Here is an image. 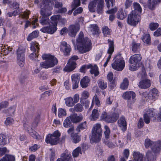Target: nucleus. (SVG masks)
<instances>
[{
    "label": "nucleus",
    "instance_id": "1",
    "mask_svg": "<svg viewBox=\"0 0 161 161\" xmlns=\"http://www.w3.org/2000/svg\"><path fill=\"white\" fill-rule=\"evenodd\" d=\"M59 15L52 16L51 18V22H50L48 17H42L40 20V23L42 25H48L49 26H45L40 30L42 32L52 34L57 30L58 20L60 18Z\"/></svg>",
    "mask_w": 161,
    "mask_h": 161
},
{
    "label": "nucleus",
    "instance_id": "2",
    "mask_svg": "<svg viewBox=\"0 0 161 161\" xmlns=\"http://www.w3.org/2000/svg\"><path fill=\"white\" fill-rule=\"evenodd\" d=\"M77 49L80 53H84L92 49V43L90 40L87 37H84V34L81 31L76 39Z\"/></svg>",
    "mask_w": 161,
    "mask_h": 161
},
{
    "label": "nucleus",
    "instance_id": "3",
    "mask_svg": "<svg viewBox=\"0 0 161 161\" xmlns=\"http://www.w3.org/2000/svg\"><path fill=\"white\" fill-rule=\"evenodd\" d=\"M52 0H41L39 4L41 8L40 13L42 17H48L50 16L52 12V7L50 4Z\"/></svg>",
    "mask_w": 161,
    "mask_h": 161
},
{
    "label": "nucleus",
    "instance_id": "4",
    "mask_svg": "<svg viewBox=\"0 0 161 161\" xmlns=\"http://www.w3.org/2000/svg\"><path fill=\"white\" fill-rule=\"evenodd\" d=\"M42 58L43 60H45L44 62L40 63V66L45 69L53 67L56 65L58 63V60L54 56L50 54H44L42 55Z\"/></svg>",
    "mask_w": 161,
    "mask_h": 161
},
{
    "label": "nucleus",
    "instance_id": "5",
    "mask_svg": "<svg viewBox=\"0 0 161 161\" xmlns=\"http://www.w3.org/2000/svg\"><path fill=\"white\" fill-rule=\"evenodd\" d=\"M142 57L141 55L135 54L131 56L129 60L130 65L129 69L131 71L136 70L141 64Z\"/></svg>",
    "mask_w": 161,
    "mask_h": 161
},
{
    "label": "nucleus",
    "instance_id": "6",
    "mask_svg": "<svg viewBox=\"0 0 161 161\" xmlns=\"http://www.w3.org/2000/svg\"><path fill=\"white\" fill-rule=\"evenodd\" d=\"M92 132L91 139L94 142H98L101 138L103 133L101 125L99 123L94 125L92 128Z\"/></svg>",
    "mask_w": 161,
    "mask_h": 161
},
{
    "label": "nucleus",
    "instance_id": "7",
    "mask_svg": "<svg viewBox=\"0 0 161 161\" xmlns=\"http://www.w3.org/2000/svg\"><path fill=\"white\" fill-rule=\"evenodd\" d=\"M156 111L155 109L152 108H146L144 111L143 115V119L145 123L149 124L150 122V119H153V121L157 118Z\"/></svg>",
    "mask_w": 161,
    "mask_h": 161
},
{
    "label": "nucleus",
    "instance_id": "8",
    "mask_svg": "<svg viewBox=\"0 0 161 161\" xmlns=\"http://www.w3.org/2000/svg\"><path fill=\"white\" fill-rule=\"evenodd\" d=\"M113 61L112 66L114 69L118 71H122L123 69L125 66V62L120 54L116 55Z\"/></svg>",
    "mask_w": 161,
    "mask_h": 161
},
{
    "label": "nucleus",
    "instance_id": "9",
    "mask_svg": "<svg viewBox=\"0 0 161 161\" xmlns=\"http://www.w3.org/2000/svg\"><path fill=\"white\" fill-rule=\"evenodd\" d=\"M97 4V11L98 14H102L103 13V9L104 4L103 0H93L90 2L88 6L89 9L91 12H93L95 11V8Z\"/></svg>",
    "mask_w": 161,
    "mask_h": 161
},
{
    "label": "nucleus",
    "instance_id": "10",
    "mask_svg": "<svg viewBox=\"0 0 161 161\" xmlns=\"http://www.w3.org/2000/svg\"><path fill=\"white\" fill-rule=\"evenodd\" d=\"M60 135L61 134L58 131H55L53 134H49L47 136L45 141L47 143L52 145H55L58 142Z\"/></svg>",
    "mask_w": 161,
    "mask_h": 161
},
{
    "label": "nucleus",
    "instance_id": "11",
    "mask_svg": "<svg viewBox=\"0 0 161 161\" xmlns=\"http://www.w3.org/2000/svg\"><path fill=\"white\" fill-rule=\"evenodd\" d=\"M24 48L19 47L17 52V62L20 67H22L25 64V53Z\"/></svg>",
    "mask_w": 161,
    "mask_h": 161
},
{
    "label": "nucleus",
    "instance_id": "12",
    "mask_svg": "<svg viewBox=\"0 0 161 161\" xmlns=\"http://www.w3.org/2000/svg\"><path fill=\"white\" fill-rule=\"evenodd\" d=\"M79 59L78 56L74 55L69 60L66 66L64 69V71L69 72L74 70L76 68L75 61Z\"/></svg>",
    "mask_w": 161,
    "mask_h": 161
},
{
    "label": "nucleus",
    "instance_id": "13",
    "mask_svg": "<svg viewBox=\"0 0 161 161\" xmlns=\"http://www.w3.org/2000/svg\"><path fill=\"white\" fill-rule=\"evenodd\" d=\"M140 95L147 99L148 98L150 100H154L158 97V91L156 89L153 88L150 90L149 93L147 92H140Z\"/></svg>",
    "mask_w": 161,
    "mask_h": 161
},
{
    "label": "nucleus",
    "instance_id": "14",
    "mask_svg": "<svg viewBox=\"0 0 161 161\" xmlns=\"http://www.w3.org/2000/svg\"><path fill=\"white\" fill-rule=\"evenodd\" d=\"M141 17L138 14L133 13L132 12L129 14L127 19V23L132 26H136L140 21Z\"/></svg>",
    "mask_w": 161,
    "mask_h": 161
},
{
    "label": "nucleus",
    "instance_id": "15",
    "mask_svg": "<svg viewBox=\"0 0 161 161\" xmlns=\"http://www.w3.org/2000/svg\"><path fill=\"white\" fill-rule=\"evenodd\" d=\"M60 50L63 51L65 56H67L69 55L71 48L70 46L66 42H61Z\"/></svg>",
    "mask_w": 161,
    "mask_h": 161
},
{
    "label": "nucleus",
    "instance_id": "16",
    "mask_svg": "<svg viewBox=\"0 0 161 161\" xmlns=\"http://www.w3.org/2000/svg\"><path fill=\"white\" fill-rule=\"evenodd\" d=\"M151 149L154 154L159 153L161 150V141L158 140L154 142Z\"/></svg>",
    "mask_w": 161,
    "mask_h": 161
},
{
    "label": "nucleus",
    "instance_id": "17",
    "mask_svg": "<svg viewBox=\"0 0 161 161\" xmlns=\"http://www.w3.org/2000/svg\"><path fill=\"white\" fill-rule=\"evenodd\" d=\"M108 44L109 47L107 51V53L108 54V56L106 60V61L109 62L111 57L112 54L114 51V42L110 40H108Z\"/></svg>",
    "mask_w": 161,
    "mask_h": 161
},
{
    "label": "nucleus",
    "instance_id": "18",
    "mask_svg": "<svg viewBox=\"0 0 161 161\" xmlns=\"http://www.w3.org/2000/svg\"><path fill=\"white\" fill-rule=\"evenodd\" d=\"M122 97L125 99L129 100L132 98V101L134 102L135 100L136 94L133 91H126L123 94Z\"/></svg>",
    "mask_w": 161,
    "mask_h": 161
},
{
    "label": "nucleus",
    "instance_id": "19",
    "mask_svg": "<svg viewBox=\"0 0 161 161\" xmlns=\"http://www.w3.org/2000/svg\"><path fill=\"white\" fill-rule=\"evenodd\" d=\"M79 29V27L77 26L74 25H70L69 27V35L71 37H75Z\"/></svg>",
    "mask_w": 161,
    "mask_h": 161
},
{
    "label": "nucleus",
    "instance_id": "20",
    "mask_svg": "<svg viewBox=\"0 0 161 161\" xmlns=\"http://www.w3.org/2000/svg\"><path fill=\"white\" fill-rule=\"evenodd\" d=\"M118 123L119 126L123 131L126 130V123L124 117H122L118 121Z\"/></svg>",
    "mask_w": 161,
    "mask_h": 161
},
{
    "label": "nucleus",
    "instance_id": "21",
    "mask_svg": "<svg viewBox=\"0 0 161 161\" xmlns=\"http://www.w3.org/2000/svg\"><path fill=\"white\" fill-rule=\"evenodd\" d=\"M151 82L150 80L148 79H144L141 81L139 83V86L143 89L147 88L151 86Z\"/></svg>",
    "mask_w": 161,
    "mask_h": 161
},
{
    "label": "nucleus",
    "instance_id": "22",
    "mask_svg": "<svg viewBox=\"0 0 161 161\" xmlns=\"http://www.w3.org/2000/svg\"><path fill=\"white\" fill-rule=\"evenodd\" d=\"M69 116L72 122L75 123L79 122L82 120L83 118V117L81 114L78 115L76 114H71Z\"/></svg>",
    "mask_w": 161,
    "mask_h": 161
},
{
    "label": "nucleus",
    "instance_id": "23",
    "mask_svg": "<svg viewBox=\"0 0 161 161\" xmlns=\"http://www.w3.org/2000/svg\"><path fill=\"white\" fill-rule=\"evenodd\" d=\"M153 153L150 151L148 150L146 153L145 159L147 161H155L156 160V154L154 155Z\"/></svg>",
    "mask_w": 161,
    "mask_h": 161
},
{
    "label": "nucleus",
    "instance_id": "24",
    "mask_svg": "<svg viewBox=\"0 0 161 161\" xmlns=\"http://www.w3.org/2000/svg\"><path fill=\"white\" fill-rule=\"evenodd\" d=\"M9 142V137L8 136L3 134H0V144L1 145H5Z\"/></svg>",
    "mask_w": 161,
    "mask_h": 161
},
{
    "label": "nucleus",
    "instance_id": "25",
    "mask_svg": "<svg viewBox=\"0 0 161 161\" xmlns=\"http://www.w3.org/2000/svg\"><path fill=\"white\" fill-rule=\"evenodd\" d=\"M61 158L63 161H73L70 153L65 152L61 155Z\"/></svg>",
    "mask_w": 161,
    "mask_h": 161
},
{
    "label": "nucleus",
    "instance_id": "26",
    "mask_svg": "<svg viewBox=\"0 0 161 161\" xmlns=\"http://www.w3.org/2000/svg\"><path fill=\"white\" fill-rule=\"evenodd\" d=\"M133 161H143V157L142 154L138 152H134L133 153Z\"/></svg>",
    "mask_w": 161,
    "mask_h": 161
},
{
    "label": "nucleus",
    "instance_id": "27",
    "mask_svg": "<svg viewBox=\"0 0 161 161\" xmlns=\"http://www.w3.org/2000/svg\"><path fill=\"white\" fill-rule=\"evenodd\" d=\"M134 10L132 11L131 12L135 14H141L142 12V8L140 4L136 2H134L133 3Z\"/></svg>",
    "mask_w": 161,
    "mask_h": 161
},
{
    "label": "nucleus",
    "instance_id": "28",
    "mask_svg": "<svg viewBox=\"0 0 161 161\" xmlns=\"http://www.w3.org/2000/svg\"><path fill=\"white\" fill-rule=\"evenodd\" d=\"M30 14V12L29 11H25L24 12L21 13L19 15L18 19L20 21V24H22L23 21L21 20L22 19H27L29 18V15Z\"/></svg>",
    "mask_w": 161,
    "mask_h": 161
},
{
    "label": "nucleus",
    "instance_id": "29",
    "mask_svg": "<svg viewBox=\"0 0 161 161\" xmlns=\"http://www.w3.org/2000/svg\"><path fill=\"white\" fill-rule=\"evenodd\" d=\"M88 28L89 30L93 35H97L98 33L99 29L96 25H91Z\"/></svg>",
    "mask_w": 161,
    "mask_h": 161
},
{
    "label": "nucleus",
    "instance_id": "30",
    "mask_svg": "<svg viewBox=\"0 0 161 161\" xmlns=\"http://www.w3.org/2000/svg\"><path fill=\"white\" fill-rule=\"evenodd\" d=\"M119 114L117 113L109 114V119H108V123H113L115 122L118 119Z\"/></svg>",
    "mask_w": 161,
    "mask_h": 161
},
{
    "label": "nucleus",
    "instance_id": "31",
    "mask_svg": "<svg viewBox=\"0 0 161 161\" xmlns=\"http://www.w3.org/2000/svg\"><path fill=\"white\" fill-rule=\"evenodd\" d=\"M159 0H148L147 2V7L151 10H153Z\"/></svg>",
    "mask_w": 161,
    "mask_h": 161
},
{
    "label": "nucleus",
    "instance_id": "32",
    "mask_svg": "<svg viewBox=\"0 0 161 161\" xmlns=\"http://www.w3.org/2000/svg\"><path fill=\"white\" fill-rule=\"evenodd\" d=\"M90 81V80L88 77L85 76L81 80L80 84L81 87L83 88L86 87Z\"/></svg>",
    "mask_w": 161,
    "mask_h": 161
},
{
    "label": "nucleus",
    "instance_id": "33",
    "mask_svg": "<svg viewBox=\"0 0 161 161\" xmlns=\"http://www.w3.org/2000/svg\"><path fill=\"white\" fill-rule=\"evenodd\" d=\"M129 85V81L128 79L125 78L120 85V88L122 90H126L127 89Z\"/></svg>",
    "mask_w": 161,
    "mask_h": 161
},
{
    "label": "nucleus",
    "instance_id": "34",
    "mask_svg": "<svg viewBox=\"0 0 161 161\" xmlns=\"http://www.w3.org/2000/svg\"><path fill=\"white\" fill-rule=\"evenodd\" d=\"M132 50L134 53L138 52L140 50V44L133 42L132 43Z\"/></svg>",
    "mask_w": 161,
    "mask_h": 161
},
{
    "label": "nucleus",
    "instance_id": "35",
    "mask_svg": "<svg viewBox=\"0 0 161 161\" xmlns=\"http://www.w3.org/2000/svg\"><path fill=\"white\" fill-rule=\"evenodd\" d=\"M72 121L70 116L67 117L64 120L63 126L66 128H68L72 126Z\"/></svg>",
    "mask_w": 161,
    "mask_h": 161
},
{
    "label": "nucleus",
    "instance_id": "36",
    "mask_svg": "<svg viewBox=\"0 0 161 161\" xmlns=\"http://www.w3.org/2000/svg\"><path fill=\"white\" fill-rule=\"evenodd\" d=\"M99 115V111L97 109H94L92 112L90 119L92 120H95L97 119Z\"/></svg>",
    "mask_w": 161,
    "mask_h": 161
},
{
    "label": "nucleus",
    "instance_id": "37",
    "mask_svg": "<svg viewBox=\"0 0 161 161\" xmlns=\"http://www.w3.org/2000/svg\"><path fill=\"white\" fill-rule=\"evenodd\" d=\"M66 105L68 107H73L75 105L73 98L69 97L65 98Z\"/></svg>",
    "mask_w": 161,
    "mask_h": 161
},
{
    "label": "nucleus",
    "instance_id": "38",
    "mask_svg": "<svg viewBox=\"0 0 161 161\" xmlns=\"http://www.w3.org/2000/svg\"><path fill=\"white\" fill-rule=\"evenodd\" d=\"M23 127L24 130H25L27 132L32 128L30 127L29 125L30 124V120L25 119V120L23 121Z\"/></svg>",
    "mask_w": 161,
    "mask_h": 161
},
{
    "label": "nucleus",
    "instance_id": "39",
    "mask_svg": "<svg viewBox=\"0 0 161 161\" xmlns=\"http://www.w3.org/2000/svg\"><path fill=\"white\" fill-rule=\"evenodd\" d=\"M30 48L32 51L34 52H37V53L38 52L40 49L38 43L36 42L31 43Z\"/></svg>",
    "mask_w": 161,
    "mask_h": 161
},
{
    "label": "nucleus",
    "instance_id": "40",
    "mask_svg": "<svg viewBox=\"0 0 161 161\" xmlns=\"http://www.w3.org/2000/svg\"><path fill=\"white\" fill-rule=\"evenodd\" d=\"M90 68L91 69L90 71L91 74H94L95 76H97L99 75V72L98 70V68L96 65H95L94 66H93L91 65Z\"/></svg>",
    "mask_w": 161,
    "mask_h": 161
},
{
    "label": "nucleus",
    "instance_id": "41",
    "mask_svg": "<svg viewBox=\"0 0 161 161\" xmlns=\"http://www.w3.org/2000/svg\"><path fill=\"white\" fill-rule=\"evenodd\" d=\"M80 0H74L72 4V10H69L68 12V14L70 15L71 14L73 10H74L75 8L79 6L80 5Z\"/></svg>",
    "mask_w": 161,
    "mask_h": 161
},
{
    "label": "nucleus",
    "instance_id": "42",
    "mask_svg": "<svg viewBox=\"0 0 161 161\" xmlns=\"http://www.w3.org/2000/svg\"><path fill=\"white\" fill-rule=\"evenodd\" d=\"M27 132L32 137L36 139L39 140L40 138V136L39 134L32 128L29 131H28Z\"/></svg>",
    "mask_w": 161,
    "mask_h": 161
},
{
    "label": "nucleus",
    "instance_id": "43",
    "mask_svg": "<svg viewBox=\"0 0 161 161\" xmlns=\"http://www.w3.org/2000/svg\"><path fill=\"white\" fill-rule=\"evenodd\" d=\"M16 105L15 104L10 107L6 111L5 113H8L9 115L12 116L14 114L16 110Z\"/></svg>",
    "mask_w": 161,
    "mask_h": 161
},
{
    "label": "nucleus",
    "instance_id": "44",
    "mask_svg": "<svg viewBox=\"0 0 161 161\" xmlns=\"http://www.w3.org/2000/svg\"><path fill=\"white\" fill-rule=\"evenodd\" d=\"M98 84L99 87L102 90L105 89L107 87V83L102 79L98 80Z\"/></svg>",
    "mask_w": 161,
    "mask_h": 161
},
{
    "label": "nucleus",
    "instance_id": "45",
    "mask_svg": "<svg viewBox=\"0 0 161 161\" xmlns=\"http://www.w3.org/2000/svg\"><path fill=\"white\" fill-rule=\"evenodd\" d=\"M126 16V14L124 13L122 8L120 9L118 12L117 17L120 19H123Z\"/></svg>",
    "mask_w": 161,
    "mask_h": 161
},
{
    "label": "nucleus",
    "instance_id": "46",
    "mask_svg": "<svg viewBox=\"0 0 161 161\" xmlns=\"http://www.w3.org/2000/svg\"><path fill=\"white\" fill-rule=\"evenodd\" d=\"M58 116L59 118H62L67 115L66 110L62 108H59L58 111Z\"/></svg>",
    "mask_w": 161,
    "mask_h": 161
},
{
    "label": "nucleus",
    "instance_id": "47",
    "mask_svg": "<svg viewBox=\"0 0 161 161\" xmlns=\"http://www.w3.org/2000/svg\"><path fill=\"white\" fill-rule=\"evenodd\" d=\"M38 35V31H34L29 35L27 40L29 41H31L32 39L37 37Z\"/></svg>",
    "mask_w": 161,
    "mask_h": 161
},
{
    "label": "nucleus",
    "instance_id": "48",
    "mask_svg": "<svg viewBox=\"0 0 161 161\" xmlns=\"http://www.w3.org/2000/svg\"><path fill=\"white\" fill-rule=\"evenodd\" d=\"M110 130L109 127L107 125L104 126V134L106 139H108L110 137Z\"/></svg>",
    "mask_w": 161,
    "mask_h": 161
},
{
    "label": "nucleus",
    "instance_id": "49",
    "mask_svg": "<svg viewBox=\"0 0 161 161\" xmlns=\"http://www.w3.org/2000/svg\"><path fill=\"white\" fill-rule=\"evenodd\" d=\"M109 114L107 113L106 111H103L100 116V119L108 123V119H109Z\"/></svg>",
    "mask_w": 161,
    "mask_h": 161
},
{
    "label": "nucleus",
    "instance_id": "50",
    "mask_svg": "<svg viewBox=\"0 0 161 161\" xmlns=\"http://www.w3.org/2000/svg\"><path fill=\"white\" fill-rule=\"evenodd\" d=\"M154 142L151 141L150 139L147 138L145 140L144 145L146 148H148L150 147L151 148V147Z\"/></svg>",
    "mask_w": 161,
    "mask_h": 161
},
{
    "label": "nucleus",
    "instance_id": "51",
    "mask_svg": "<svg viewBox=\"0 0 161 161\" xmlns=\"http://www.w3.org/2000/svg\"><path fill=\"white\" fill-rule=\"evenodd\" d=\"M80 153H82L81 149L80 147L76 148L72 152L73 156L75 158L78 157Z\"/></svg>",
    "mask_w": 161,
    "mask_h": 161
},
{
    "label": "nucleus",
    "instance_id": "52",
    "mask_svg": "<svg viewBox=\"0 0 161 161\" xmlns=\"http://www.w3.org/2000/svg\"><path fill=\"white\" fill-rule=\"evenodd\" d=\"M86 122L85 121L78 125L76 128V130L78 132H79L81 130H83L86 129Z\"/></svg>",
    "mask_w": 161,
    "mask_h": 161
},
{
    "label": "nucleus",
    "instance_id": "53",
    "mask_svg": "<svg viewBox=\"0 0 161 161\" xmlns=\"http://www.w3.org/2000/svg\"><path fill=\"white\" fill-rule=\"evenodd\" d=\"M103 33L105 36L110 35L111 34V30L106 26H104L103 28Z\"/></svg>",
    "mask_w": 161,
    "mask_h": 161
},
{
    "label": "nucleus",
    "instance_id": "54",
    "mask_svg": "<svg viewBox=\"0 0 161 161\" xmlns=\"http://www.w3.org/2000/svg\"><path fill=\"white\" fill-rule=\"evenodd\" d=\"M142 41L145 43L149 44L150 43V37L149 34H146L142 38Z\"/></svg>",
    "mask_w": 161,
    "mask_h": 161
},
{
    "label": "nucleus",
    "instance_id": "55",
    "mask_svg": "<svg viewBox=\"0 0 161 161\" xmlns=\"http://www.w3.org/2000/svg\"><path fill=\"white\" fill-rule=\"evenodd\" d=\"M75 111L77 112H80L82 111L83 108L81 104L78 103L76 104L74 108Z\"/></svg>",
    "mask_w": 161,
    "mask_h": 161
},
{
    "label": "nucleus",
    "instance_id": "56",
    "mask_svg": "<svg viewBox=\"0 0 161 161\" xmlns=\"http://www.w3.org/2000/svg\"><path fill=\"white\" fill-rule=\"evenodd\" d=\"M71 79L72 81H79L80 79V75L78 74H73L71 76Z\"/></svg>",
    "mask_w": 161,
    "mask_h": 161
},
{
    "label": "nucleus",
    "instance_id": "57",
    "mask_svg": "<svg viewBox=\"0 0 161 161\" xmlns=\"http://www.w3.org/2000/svg\"><path fill=\"white\" fill-rule=\"evenodd\" d=\"M80 102L86 108H87L90 104V101L87 99H80Z\"/></svg>",
    "mask_w": 161,
    "mask_h": 161
},
{
    "label": "nucleus",
    "instance_id": "58",
    "mask_svg": "<svg viewBox=\"0 0 161 161\" xmlns=\"http://www.w3.org/2000/svg\"><path fill=\"white\" fill-rule=\"evenodd\" d=\"M72 140L74 143H76L79 142L80 141L81 138L80 136L76 134H75L72 137Z\"/></svg>",
    "mask_w": 161,
    "mask_h": 161
},
{
    "label": "nucleus",
    "instance_id": "59",
    "mask_svg": "<svg viewBox=\"0 0 161 161\" xmlns=\"http://www.w3.org/2000/svg\"><path fill=\"white\" fill-rule=\"evenodd\" d=\"M39 78L42 80H46L47 79L48 76L47 74L44 72H41L38 75Z\"/></svg>",
    "mask_w": 161,
    "mask_h": 161
},
{
    "label": "nucleus",
    "instance_id": "60",
    "mask_svg": "<svg viewBox=\"0 0 161 161\" xmlns=\"http://www.w3.org/2000/svg\"><path fill=\"white\" fill-rule=\"evenodd\" d=\"M89 93L87 91H84L81 94V96L80 99H87L89 97Z\"/></svg>",
    "mask_w": 161,
    "mask_h": 161
},
{
    "label": "nucleus",
    "instance_id": "61",
    "mask_svg": "<svg viewBox=\"0 0 161 161\" xmlns=\"http://www.w3.org/2000/svg\"><path fill=\"white\" fill-rule=\"evenodd\" d=\"M158 26V25L156 23H152L149 25V28L152 31L155 30Z\"/></svg>",
    "mask_w": 161,
    "mask_h": 161
},
{
    "label": "nucleus",
    "instance_id": "62",
    "mask_svg": "<svg viewBox=\"0 0 161 161\" xmlns=\"http://www.w3.org/2000/svg\"><path fill=\"white\" fill-rule=\"evenodd\" d=\"M104 144L110 148H113L115 147V145L113 143L109 141H105Z\"/></svg>",
    "mask_w": 161,
    "mask_h": 161
},
{
    "label": "nucleus",
    "instance_id": "63",
    "mask_svg": "<svg viewBox=\"0 0 161 161\" xmlns=\"http://www.w3.org/2000/svg\"><path fill=\"white\" fill-rule=\"evenodd\" d=\"M92 102H95L96 104L98 106H99L100 105V101L96 94H95L93 97Z\"/></svg>",
    "mask_w": 161,
    "mask_h": 161
},
{
    "label": "nucleus",
    "instance_id": "64",
    "mask_svg": "<svg viewBox=\"0 0 161 161\" xmlns=\"http://www.w3.org/2000/svg\"><path fill=\"white\" fill-rule=\"evenodd\" d=\"M7 161H15V157L11 155H5Z\"/></svg>",
    "mask_w": 161,
    "mask_h": 161
}]
</instances>
